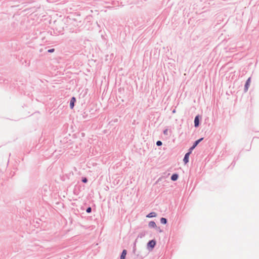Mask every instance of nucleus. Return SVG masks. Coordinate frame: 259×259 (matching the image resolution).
Wrapping results in <instances>:
<instances>
[{
	"label": "nucleus",
	"instance_id": "f8f14e48",
	"mask_svg": "<svg viewBox=\"0 0 259 259\" xmlns=\"http://www.w3.org/2000/svg\"><path fill=\"white\" fill-rule=\"evenodd\" d=\"M55 51V49H49L48 50V53H53Z\"/></svg>",
	"mask_w": 259,
	"mask_h": 259
},
{
	"label": "nucleus",
	"instance_id": "6e6552de",
	"mask_svg": "<svg viewBox=\"0 0 259 259\" xmlns=\"http://www.w3.org/2000/svg\"><path fill=\"white\" fill-rule=\"evenodd\" d=\"M149 226L151 228H155L156 227V224L154 222L151 221L149 223Z\"/></svg>",
	"mask_w": 259,
	"mask_h": 259
},
{
	"label": "nucleus",
	"instance_id": "423d86ee",
	"mask_svg": "<svg viewBox=\"0 0 259 259\" xmlns=\"http://www.w3.org/2000/svg\"><path fill=\"white\" fill-rule=\"evenodd\" d=\"M199 118H198V116H197L195 117V120H194L195 126L197 127L199 125Z\"/></svg>",
	"mask_w": 259,
	"mask_h": 259
},
{
	"label": "nucleus",
	"instance_id": "9d476101",
	"mask_svg": "<svg viewBox=\"0 0 259 259\" xmlns=\"http://www.w3.org/2000/svg\"><path fill=\"white\" fill-rule=\"evenodd\" d=\"M160 222L161 223L163 224H166L167 223V221H166V219L164 218H162L161 219H160Z\"/></svg>",
	"mask_w": 259,
	"mask_h": 259
},
{
	"label": "nucleus",
	"instance_id": "f257e3e1",
	"mask_svg": "<svg viewBox=\"0 0 259 259\" xmlns=\"http://www.w3.org/2000/svg\"><path fill=\"white\" fill-rule=\"evenodd\" d=\"M250 78H248V79L247 80L246 82V83H245V88H244V90H245V91L246 92L248 88H249V87L250 85Z\"/></svg>",
	"mask_w": 259,
	"mask_h": 259
},
{
	"label": "nucleus",
	"instance_id": "7ed1b4c3",
	"mask_svg": "<svg viewBox=\"0 0 259 259\" xmlns=\"http://www.w3.org/2000/svg\"><path fill=\"white\" fill-rule=\"evenodd\" d=\"M203 139V138H202L196 141L195 142V143H194V145H193V146L190 148V150H192L193 149H194L195 148V147H196L197 145L199 143V142H200Z\"/></svg>",
	"mask_w": 259,
	"mask_h": 259
},
{
	"label": "nucleus",
	"instance_id": "f03ea898",
	"mask_svg": "<svg viewBox=\"0 0 259 259\" xmlns=\"http://www.w3.org/2000/svg\"><path fill=\"white\" fill-rule=\"evenodd\" d=\"M190 153H191V151L187 153L185 155L183 160L185 164H186L189 161V155H190Z\"/></svg>",
	"mask_w": 259,
	"mask_h": 259
},
{
	"label": "nucleus",
	"instance_id": "ddd939ff",
	"mask_svg": "<svg viewBox=\"0 0 259 259\" xmlns=\"http://www.w3.org/2000/svg\"><path fill=\"white\" fill-rule=\"evenodd\" d=\"M156 144L157 146H161L162 145V142L160 141L157 142Z\"/></svg>",
	"mask_w": 259,
	"mask_h": 259
},
{
	"label": "nucleus",
	"instance_id": "f3484780",
	"mask_svg": "<svg viewBox=\"0 0 259 259\" xmlns=\"http://www.w3.org/2000/svg\"><path fill=\"white\" fill-rule=\"evenodd\" d=\"M61 179L63 181H64V177L63 176L62 177H61Z\"/></svg>",
	"mask_w": 259,
	"mask_h": 259
},
{
	"label": "nucleus",
	"instance_id": "1a4fd4ad",
	"mask_svg": "<svg viewBox=\"0 0 259 259\" xmlns=\"http://www.w3.org/2000/svg\"><path fill=\"white\" fill-rule=\"evenodd\" d=\"M178 178V175L177 174H173L171 177V179L172 181H176Z\"/></svg>",
	"mask_w": 259,
	"mask_h": 259
},
{
	"label": "nucleus",
	"instance_id": "9b49d317",
	"mask_svg": "<svg viewBox=\"0 0 259 259\" xmlns=\"http://www.w3.org/2000/svg\"><path fill=\"white\" fill-rule=\"evenodd\" d=\"M156 216V214L155 212H151L148 215L147 217H149V218H151V217H155Z\"/></svg>",
	"mask_w": 259,
	"mask_h": 259
},
{
	"label": "nucleus",
	"instance_id": "0eeeda50",
	"mask_svg": "<svg viewBox=\"0 0 259 259\" xmlns=\"http://www.w3.org/2000/svg\"><path fill=\"white\" fill-rule=\"evenodd\" d=\"M126 255V250L124 249L122 251V252L121 253V255L120 256V259H125Z\"/></svg>",
	"mask_w": 259,
	"mask_h": 259
},
{
	"label": "nucleus",
	"instance_id": "2eb2a0df",
	"mask_svg": "<svg viewBox=\"0 0 259 259\" xmlns=\"http://www.w3.org/2000/svg\"><path fill=\"white\" fill-rule=\"evenodd\" d=\"M82 182H83V183H86V182H87V178H83V179H82Z\"/></svg>",
	"mask_w": 259,
	"mask_h": 259
},
{
	"label": "nucleus",
	"instance_id": "20e7f679",
	"mask_svg": "<svg viewBox=\"0 0 259 259\" xmlns=\"http://www.w3.org/2000/svg\"><path fill=\"white\" fill-rule=\"evenodd\" d=\"M76 101V99L75 97H72L70 102V107L71 109H72L74 107V103Z\"/></svg>",
	"mask_w": 259,
	"mask_h": 259
},
{
	"label": "nucleus",
	"instance_id": "4468645a",
	"mask_svg": "<svg viewBox=\"0 0 259 259\" xmlns=\"http://www.w3.org/2000/svg\"><path fill=\"white\" fill-rule=\"evenodd\" d=\"M91 210H92V209H91V207H88V208H87V212L88 213H90V212H91Z\"/></svg>",
	"mask_w": 259,
	"mask_h": 259
},
{
	"label": "nucleus",
	"instance_id": "dca6fc26",
	"mask_svg": "<svg viewBox=\"0 0 259 259\" xmlns=\"http://www.w3.org/2000/svg\"><path fill=\"white\" fill-rule=\"evenodd\" d=\"M167 130H165L164 131V134L165 135H167Z\"/></svg>",
	"mask_w": 259,
	"mask_h": 259
},
{
	"label": "nucleus",
	"instance_id": "39448f33",
	"mask_svg": "<svg viewBox=\"0 0 259 259\" xmlns=\"http://www.w3.org/2000/svg\"><path fill=\"white\" fill-rule=\"evenodd\" d=\"M156 244V242L154 240H151L148 242V246L153 248Z\"/></svg>",
	"mask_w": 259,
	"mask_h": 259
}]
</instances>
